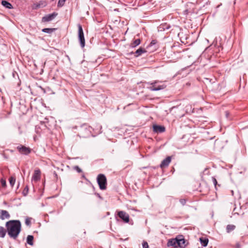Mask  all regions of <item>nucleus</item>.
Listing matches in <instances>:
<instances>
[{
    "label": "nucleus",
    "mask_w": 248,
    "mask_h": 248,
    "mask_svg": "<svg viewBox=\"0 0 248 248\" xmlns=\"http://www.w3.org/2000/svg\"><path fill=\"white\" fill-rule=\"evenodd\" d=\"M7 232L11 238L16 239L18 236L21 229V224L18 220H10L6 222Z\"/></svg>",
    "instance_id": "1"
},
{
    "label": "nucleus",
    "mask_w": 248,
    "mask_h": 248,
    "mask_svg": "<svg viewBox=\"0 0 248 248\" xmlns=\"http://www.w3.org/2000/svg\"><path fill=\"white\" fill-rule=\"evenodd\" d=\"M148 85H151L148 89L152 91H158L165 89L166 85L162 81L155 80L154 82H147Z\"/></svg>",
    "instance_id": "2"
},
{
    "label": "nucleus",
    "mask_w": 248,
    "mask_h": 248,
    "mask_svg": "<svg viewBox=\"0 0 248 248\" xmlns=\"http://www.w3.org/2000/svg\"><path fill=\"white\" fill-rule=\"evenodd\" d=\"M93 128L87 124H83L80 126L79 128L80 137L82 138H87L92 134Z\"/></svg>",
    "instance_id": "3"
},
{
    "label": "nucleus",
    "mask_w": 248,
    "mask_h": 248,
    "mask_svg": "<svg viewBox=\"0 0 248 248\" xmlns=\"http://www.w3.org/2000/svg\"><path fill=\"white\" fill-rule=\"evenodd\" d=\"M97 181L100 189L105 190L106 189L107 178L104 174H99L97 176Z\"/></svg>",
    "instance_id": "4"
},
{
    "label": "nucleus",
    "mask_w": 248,
    "mask_h": 248,
    "mask_svg": "<svg viewBox=\"0 0 248 248\" xmlns=\"http://www.w3.org/2000/svg\"><path fill=\"white\" fill-rule=\"evenodd\" d=\"M78 37L80 42V46L81 47H84L85 46V42L82 27L80 24H78Z\"/></svg>",
    "instance_id": "5"
},
{
    "label": "nucleus",
    "mask_w": 248,
    "mask_h": 248,
    "mask_svg": "<svg viewBox=\"0 0 248 248\" xmlns=\"http://www.w3.org/2000/svg\"><path fill=\"white\" fill-rule=\"evenodd\" d=\"M16 149L20 154L25 155H28L31 152V149L30 148L21 144L17 146Z\"/></svg>",
    "instance_id": "6"
},
{
    "label": "nucleus",
    "mask_w": 248,
    "mask_h": 248,
    "mask_svg": "<svg viewBox=\"0 0 248 248\" xmlns=\"http://www.w3.org/2000/svg\"><path fill=\"white\" fill-rule=\"evenodd\" d=\"M118 216L125 223H128L129 221V216L124 211H120L118 212Z\"/></svg>",
    "instance_id": "7"
},
{
    "label": "nucleus",
    "mask_w": 248,
    "mask_h": 248,
    "mask_svg": "<svg viewBox=\"0 0 248 248\" xmlns=\"http://www.w3.org/2000/svg\"><path fill=\"white\" fill-rule=\"evenodd\" d=\"M57 15V13L54 12L52 14L46 15L42 18V21L43 22L50 21L54 19Z\"/></svg>",
    "instance_id": "8"
},
{
    "label": "nucleus",
    "mask_w": 248,
    "mask_h": 248,
    "mask_svg": "<svg viewBox=\"0 0 248 248\" xmlns=\"http://www.w3.org/2000/svg\"><path fill=\"white\" fill-rule=\"evenodd\" d=\"M171 160V156H168L161 162L160 167L162 169L167 167Z\"/></svg>",
    "instance_id": "9"
},
{
    "label": "nucleus",
    "mask_w": 248,
    "mask_h": 248,
    "mask_svg": "<svg viewBox=\"0 0 248 248\" xmlns=\"http://www.w3.org/2000/svg\"><path fill=\"white\" fill-rule=\"evenodd\" d=\"M177 247L181 248H184L186 246V240L184 238H182V236L177 237Z\"/></svg>",
    "instance_id": "10"
},
{
    "label": "nucleus",
    "mask_w": 248,
    "mask_h": 248,
    "mask_svg": "<svg viewBox=\"0 0 248 248\" xmlns=\"http://www.w3.org/2000/svg\"><path fill=\"white\" fill-rule=\"evenodd\" d=\"M154 132L156 133H161L165 131V127L164 126L154 125H153Z\"/></svg>",
    "instance_id": "11"
},
{
    "label": "nucleus",
    "mask_w": 248,
    "mask_h": 248,
    "mask_svg": "<svg viewBox=\"0 0 248 248\" xmlns=\"http://www.w3.org/2000/svg\"><path fill=\"white\" fill-rule=\"evenodd\" d=\"M41 171L39 170H35L32 177V180L38 181L40 179Z\"/></svg>",
    "instance_id": "12"
},
{
    "label": "nucleus",
    "mask_w": 248,
    "mask_h": 248,
    "mask_svg": "<svg viewBox=\"0 0 248 248\" xmlns=\"http://www.w3.org/2000/svg\"><path fill=\"white\" fill-rule=\"evenodd\" d=\"M10 216L9 213L6 210H1V215L0 216V218L2 220L4 219L5 218H10Z\"/></svg>",
    "instance_id": "13"
},
{
    "label": "nucleus",
    "mask_w": 248,
    "mask_h": 248,
    "mask_svg": "<svg viewBox=\"0 0 248 248\" xmlns=\"http://www.w3.org/2000/svg\"><path fill=\"white\" fill-rule=\"evenodd\" d=\"M179 109L178 106L173 107L170 109V112L172 113H175L177 116L181 117L183 116V114H179L177 112L179 111Z\"/></svg>",
    "instance_id": "14"
},
{
    "label": "nucleus",
    "mask_w": 248,
    "mask_h": 248,
    "mask_svg": "<svg viewBox=\"0 0 248 248\" xmlns=\"http://www.w3.org/2000/svg\"><path fill=\"white\" fill-rule=\"evenodd\" d=\"M168 246H173L174 248H177V238L170 240L168 243Z\"/></svg>",
    "instance_id": "15"
},
{
    "label": "nucleus",
    "mask_w": 248,
    "mask_h": 248,
    "mask_svg": "<svg viewBox=\"0 0 248 248\" xmlns=\"http://www.w3.org/2000/svg\"><path fill=\"white\" fill-rule=\"evenodd\" d=\"M1 4L3 6L9 9H11L13 8L12 5L10 2L5 0H2Z\"/></svg>",
    "instance_id": "16"
},
{
    "label": "nucleus",
    "mask_w": 248,
    "mask_h": 248,
    "mask_svg": "<svg viewBox=\"0 0 248 248\" xmlns=\"http://www.w3.org/2000/svg\"><path fill=\"white\" fill-rule=\"evenodd\" d=\"M145 52H146V51L144 49L142 48V47H140L135 52V57H137Z\"/></svg>",
    "instance_id": "17"
},
{
    "label": "nucleus",
    "mask_w": 248,
    "mask_h": 248,
    "mask_svg": "<svg viewBox=\"0 0 248 248\" xmlns=\"http://www.w3.org/2000/svg\"><path fill=\"white\" fill-rule=\"evenodd\" d=\"M27 243L31 246L33 245V236L32 235H28L27 237Z\"/></svg>",
    "instance_id": "18"
},
{
    "label": "nucleus",
    "mask_w": 248,
    "mask_h": 248,
    "mask_svg": "<svg viewBox=\"0 0 248 248\" xmlns=\"http://www.w3.org/2000/svg\"><path fill=\"white\" fill-rule=\"evenodd\" d=\"M200 241L203 247H205L207 246L208 243V239L207 238H204L202 237L200 238Z\"/></svg>",
    "instance_id": "19"
},
{
    "label": "nucleus",
    "mask_w": 248,
    "mask_h": 248,
    "mask_svg": "<svg viewBox=\"0 0 248 248\" xmlns=\"http://www.w3.org/2000/svg\"><path fill=\"white\" fill-rule=\"evenodd\" d=\"M235 228V226L234 225H228L226 227V232L227 233H230L233 231Z\"/></svg>",
    "instance_id": "20"
},
{
    "label": "nucleus",
    "mask_w": 248,
    "mask_h": 248,
    "mask_svg": "<svg viewBox=\"0 0 248 248\" xmlns=\"http://www.w3.org/2000/svg\"><path fill=\"white\" fill-rule=\"evenodd\" d=\"M56 29L55 28H44L42 30V31L45 33L50 34L54 32Z\"/></svg>",
    "instance_id": "21"
},
{
    "label": "nucleus",
    "mask_w": 248,
    "mask_h": 248,
    "mask_svg": "<svg viewBox=\"0 0 248 248\" xmlns=\"http://www.w3.org/2000/svg\"><path fill=\"white\" fill-rule=\"evenodd\" d=\"M140 43V39H135L130 45L132 47H135L139 45Z\"/></svg>",
    "instance_id": "22"
},
{
    "label": "nucleus",
    "mask_w": 248,
    "mask_h": 248,
    "mask_svg": "<svg viewBox=\"0 0 248 248\" xmlns=\"http://www.w3.org/2000/svg\"><path fill=\"white\" fill-rule=\"evenodd\" d=\"M6 234V231L2 227H0V237L1 238L4 237Z\"/></svg>",
    "instance_id": "23"
},
{
    "label": "nucleus",
    "mask_w": 248,
    "mask_h": 248,
    "mask_svg": "<svg viewBox=\"0 0 248 248\" xmlns=\"http://www.w3.org/2000/svg\"><path fill=\"white\" fill-rule=\"evenodd\" d=\"M16 182V179L14 177H11L9 179V182L12 186H13Z\"/></svg>",
    "instance_id": "24"
},
{
    "label": "nucleus",
    "mask_w": 248,
    "mask_h": 248,
    "mask_svg": "<svg viewBox=\"0 0 248 248\" xmlns=\"http://www.w3.org/2000/svg\"><path fill=\"white\" fill-rule=\"evenodd\" d=\"M66 0H59L58 2V7H62L64 5V3Z\"/></svg>",
    "instance_id": "25"
},
{
    "label": "nucleus",
    "mask_w": 248,
    "mask_h": 248,
    "mask_svg": "<svg viewBox=\"0 0 248 248\" xmlns=\"http://www.w3.org/2000/svg\"><path fill=\"white\" fill-rule=\"evenodd\" d=\"M28 191H29V188H28V186H26L24 188V190H23V192H22V194H23V195L24 196H27V194H28Z\"/></svg>",
    "instance_id": "26"
},
{
    "label": "nucleus",
    "mask_w": 248,
    "mask_h": 248,
    "mask_svg": "<svg viewBox=\"0 0 248 248\" xmlns=\"http://www.w3.org/2000/svg\"><path fill=\"white\" fill-rule=\"evenodd\" d=\"M74 169L78 173L82 172V170L78 166H75Z\"/></svg>",
    "instance_id": "27"
},
{
    "label": "nucleus",
    "mask_w": 248,
    "mask_h": 248,
    "mask_svg": "<svg viewBox=\"0 0 248 248\" xmlns=\"http://www.w3.org/2000/svg\"><path fill=\"white\" fill-rule=\"evenodd\" d=\"M25 224L27 226H30L31 224V218H27L25 220Z\"/></svg>",
    "instance_id": "28"
},
{
    "label": "nucleus",
    "mask_w": 248,
    "mask_h": 248,
    "mask_svg": "<svg viewBox=\"0 0 248 248\" xmlns=\"http://www.w3.org/2000/svg\"><path fill=\"white\" fill-rule=\"evenodd\" d=\"M0 183L3 187H5L6 186V182L5 180L1 179L0 180Z\"/></svg>",
    "instance_id": "29"
},
{
    "label": "nucleus",
    "mask_w": 248,
    "mask_h": 248,
    "mask_svg": "<svg viewBox=\"0 0 248 248\" xmlns=\"http://www.w3.org/2000/svg\"><path fill=\"white\" fill-rule=\"evenodd\" d=\"M179 202L181 203V204L184 206L186 204V201L185 199H181L179 200Z\"/></svg>",
    "instance_id": "30"
},
{
    "label": "nucleus",
    "mask_w": 248,
    "mask_h": 248,
    "mask_svg": "<svg viewBox=\"0 0 248 248\" xmlns=\"http://www.w3.org/2000/svg\"><path fill=\"white\" fill-rule=\"evenodd\" d=\"M143 248H148L149 246L147 242L144 241L142 243Z\"/></svg>",
    "instance_id": "31"
},
{
    "label": "nucleus",
    "mask_w": 248,
    "mask_h": 248,
    "mask_svg": "<svg viewBox=\"0 0 248 248\" xmlns=\"http://www.w3.org/2000/svg\"><path fill=\"white\" fill-rule=\"evenodd\" d=\"M40 7V4L39 3H36L33 5V9H37L39 8Z\"/></svg>",
    "instance_id": "32"
},
{
    "label": "nucleus",
    "mask_w": 248,
    "mask_h": 248,
    "mask_svg": "<svg viewBox=\"0 0 248 248\" xmlns=\"http://www.w3.org/2000/svg\"><path fill=\"white\" fill-rule=\"evenodd\" d=\"M212 181H213V184H214L215 186L216 187L217 185V181L215 177H213L212 178Z\"/></svg>",
    "instance_id": "33"
},
{
    "label": "nucleus",
    "mask_w": 248,
    "mask_h": 248,
    "mask_svg": "<svg viewBox=\"0 0 248 248\" xmlns=\"http://www.w3.org/2000/svg\"><path fill=\"white\" fill-rule=\"evenodd\" d=\"M163 26L164 27L163 28L164 30H165V29L168 30L170 27V26H169V25H164Z\"/></svg>",
    "instance_id": "34"
},
{
    "label": "nucleus",
    "mask_w": 248,
    "mask_h": 248,
    "mask_svg": "<svg viewBox=\"0 0 248 248\" xmlns=\"http://www.w3.org/2000/svg\"><path fill=\"white\" fill-rule=\"evenodd\" d=\"M229 115H230V113L228 111H226L225 112V115H226V117L227 118H229Z\"/></svg>",
    "instance_id": "35"
},
{
    "label": "nucleus",
    "mask_w": 248,
    "mask_h": 248,
    "mask_svg": "<svg viewBox=\"0 0 248 248\" xmlns=\"http://www.w3.org/2000/svg\"><path fill=\"white\" fill-rule=\"evenodd\" d=\"M241 247L239 243H237L236 245H235V248H240Z\"/></svg>",
    "instance_id": "36"
},
{
    "label": "nucleus",
    "mask_w": 248,
    "mask_h": 248,
    "mask_svg": "<svg viewBox=\"0 0 248 248\" xmlns=\"http://www.w3.org/2000/svg\"><path fill=\"white\" fill-rule=\"evenodd\" d=\"M97 196L98 198H99L100 199H102V197H101V196L99 194H97Z\"/></svg>",
    "instance_id": "37"
},
{
    "label": "nucleus",
    "mask_w": 248,
    "mask_h": 248,
    "mask_svg": "<svg viewBox=\"0 0 248 248\" xmlns=\"http://www.w3.org/2000/svg\"><path fill=\"white\" fill-rule=\"evenodd\" d=\"M155 44V41H154V40L152 41L151 42V45H154Z\"/></svg>",
    "instance_id": "38"
}]
</instances>
